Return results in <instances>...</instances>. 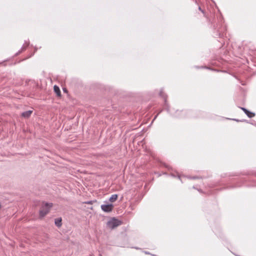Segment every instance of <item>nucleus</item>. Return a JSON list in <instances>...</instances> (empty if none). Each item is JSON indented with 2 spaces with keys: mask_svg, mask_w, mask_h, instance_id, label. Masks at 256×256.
<instances>
[{
  "mask_svg": "<svg viewBox=\"0 0 256 256\" xmlns=\"http://www.w3.org/2000/svg\"><path fill=\"white\" fill-rule=\"evenodd\" d=\"M52 206V203L44 202L40 210V216L42 218L44 217L46 214H47L48 213L50 208Z\"/></svg>",
  "mask_w": 256,
  "mask_h": 256,
  "instance_id": "f257e3e1",
  "label": "nucleus"
},
{
  "mask_svg": "<svg viewBox=\"0 0 256 256\" xmlns=\"http://www.w3.org/2000/svg\"><path fill=\"white\" fill-rule=\"evenodd\" d=\"M118 196L116 194H112L109 198V200L112 202H114L118 198Z\"/></svg>",
  "mask_w": 256,
  "mask_h": 256,
  "instance_id": "0eeeda50",
  "label": "nucleus"
},
{
  "mask_svg": "<svg viewBox=\"0 0 256 256\" xmlns=\"http://www.w3.org/2000/svg\"><path fill=\"white\" fill-rule=\"evenodd\" d=\"M86 204H92V202H86Z\"/></svg>",
  "mask_w": 256,
  "mask_h": 256,
  "instance_id": "f8f14e48",
  "label": "nucleus"
},
{
  "mask_svg": "<svg viewBox=\"0 0 256 256\" xmlns=\"http://www.w3.org/2000/svg\"><path fill=\"white\" fill-rule=\"evenodd\" d=\"M182 112L178 110L176 111V114L175 116L176 117H180V113H182Z\"/></svg>",
  "mask_w": 256,
  "mask_h": 256,
  "instance_id": "9d476101",
  "label": "nucleus"
},
{
  "mask_svg": "<svg viewBox=\"0 0 256 256\" xmlns=\"http://www.w3.org/2000/svg\"><path fill=\"white\" fill-rule=\"evenodd\" d=\"M1 208H2V205H1V204H0V209Z\"/></svg>",
  "mask_w": 256,
  "mask_h": 256,
  "instance_id": "ddd939ff",
  "label": "nucleus"
},
{
  "mask_svg": "<svg viewBox=\"0 0 256 256\" xmlns=\"http://www.w3.org/2000/svg\"><path fill=\"white\" fill-rule=\"evenodd\" d=\"M114 206L112 204H102L101 206L102 210L105 212H110L112 211Z\"/></svg>",
  "mask_w": 256,
  "mask_h": 256,
  "instance_id": "7ed1b4c3",
  "label": "nucleus"
},
{
  "mask_svg": "<svg viewBox=\"0 0 256 256\" xmlns=\"http://www.w3.org/2000/svg\"><path fill=\"white\" fill-rule=\"evenodd\" d=\"M122 224V222L115 218H112L108 222H107V226L112 228H115L118 226H120Z\"/></svg>",
  "mask_w": 256,
  "mask_h": 256,
  "instance_id": "f03ea898",
  "label": "nucleus"
},
{
  "mask_svg": "<svg viewBox=\"0 0 256 256\" xmlns=\"http://www.w3.org/2000/svg\"><path fill=\"white\" fill-rule=\"evenodd\" d=\"M32 111L28 110L22 113V116L24 118H28L31 115Z\"/></svg>",
  "mask_w": 256,
  "mask_h": 256,
  "instance_id": "423d86ee",
  "label": "nucleus"
},
{
  "mask_svg": "<svg viewBox=\"0 0 256 256\" xmlns=\"http://www.w3.org/2000/svg\"><path fill=\"white\" fill-rule=\"evenodd\" d=\"M64 92H66V90H64Z\"/></svg>",
  "mask_w": 256,
  "mask_h": 256,
  "instance_id": "4468645a",
  "label": "nucleus"
},
{
  "mask_svg": "<svg viewBox=\"0 0 256 256\" xmlns=\"http://www.w3.org/2000/svg\"><path fill=\"white\" fill-rule=\"evenodd\" d=\"M242 110L244 112L247 116L250 118H253L255 116V114L247 110L246 108H242Z\"/></svg>",
  "mask_w": 256,
  "mask_h": 256,
  "instance_id": "20e7f679",
  "label": "nucleus"
},
{
  "mask_svg": "<svg viewBox=\"0 0 256 256\" xmlns=\"http://www.w3.org/2000/svg\"><path fill=\"white\" fill-rule=\"evenodd\" d=\"M199 10L200 11V18H204L205 16L204 12L201 10L200 7L198 8Z\"/></svg>",
  "mask_w": 256,
  "mask_h": 256,
  "instance_id": "1a4fd4ad",
  "label": "nucleus"
},
{
  "mask_svg": "<svg viewBox=\"0 0 256 256\" xmlns=\"http://www.w3.org/2000/svg\"><path fill=\"white\" fill-rule=\"evenodd\" d=\"M55 224L58 226L60 227L62 226V218H58L55 220Z\"/></svg>",
  "mask_w": 256,
  "mask_h": 256,
  "instance_id": "6e6552de",
  "label": "nucleus"
},
{
  "mask_svg": "<svg viewBox=\"0 0 256 256\" xmlns=\"http://www.w3.org/2000/svg\"><path fill=\"white\" fill-rule=\"evenodd\" d=\"M178 178H179L181 180V181L182 182V178H185L184 176H178Z\"/></svg>",
  "mask_w": 256,
  "mask_h": 256,
  "instance_id": "9b49d317",
  "label": "nucleus"
},
{
  "mask_svg": "<svg viewBox=\"0 0 256 256\" xmlns=\"http://www.w3.org/2000/svg\"><path fill=\"white\" fill-rule=\"evenodd\" d=\"M54 90L57 96H61V92L59 87L56 85L54 86Z\"/></svg>",
  "mask_w": 256,
  "mask_h": 256,
  "instance_id": "39448f33",
  "label": "nucleus"
}]
</instances>
